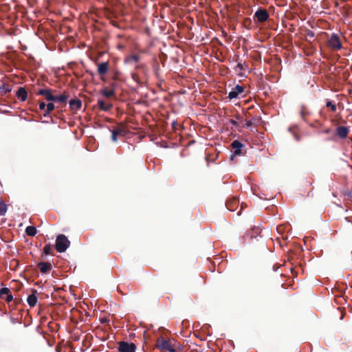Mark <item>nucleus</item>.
I'll return each instance as SVG.
<instances>
[{
	"label": "nucleus",
	"instance_id": "1",
	"mask_svg": "<svg viewBox=\"0 0 352 352\" xmlns=\"http://www.w3.org/2000/svg\"><path fill=\"white\" fill-rule=\"evenodd\" d=\"M176 340L174 339L166 340L160 336L156 340V347L160 351H166L168 352H178L175 349Z\"/></svg>",
	"mask_w": 352,
	"mask_h": 352
},
{
	"label": "nucleus",
	"instance_id": "2",
	"mask_svg": "<svg viewBox=\"0 0 352 352\" xmlns=\"http://www.w3.org/2000/svg\"><path fill=\"white\" fill-rule=\"evenodd\" d=\"M70 241L64 234H58L56 239L55 248L58 252L62 253L69 247Z\"/></svg>",
	"mask_w": 352,
	"mask_h": 352
},
{
	"label": "nucleus",
	"instance_id": "3",
	"mask_svg": "<svg viewBox=\"0 0 352 352\" xmlns=\"http://www.w3.org/2000/svg\"><path fill=\"white\" fill-rule=\"evenodd\" d=\"M256 23H264L269 20L270 14L267 10L263 8H258L253 16Z\"/></svg>",
	"mask_w": 352,
	"mask_h": 352
},
{
	"label": "nucleus",
	"instance_id": "4",
	"mask_svg": "<svg viewBox=\"0 0 352 352\" xmlns=\"http://www.w3.org/2000/svg\"><path fill=\"white\" fill-rule=\"evenodd\" d=\"M136 345L133 342L121 341L118 342L119 352H135Z\"/></svg>",
	"mask_w": 352,
	"mask_h": 352
},
{
	"label": "nucleus",
	"instance_id": "5",
	"mask_svg": "<svg viewBox=\"0 0 352 352\" xmlns=\"http://www.w3.org/2000/svg\"><path fill=\"white\" fill-rule=\"evenodd\" d=\"M329 45L333 50H339L342 47L339 36L334 33L329 40Z\"/></svg>",
	"mask_w": 352,
	"mask_h": 352
},
{
	"label": "nucleus",
	"instance_id": "6",
	"mask_svg": "<svg viewBox=\"0 0 352 352\" xmlns=\"http://www.w3.org/2000/svg\"><path fill=\"white\" fill-rule=\"evenodd\" d=\"M0 298L5 300L8 302L12 301L13 296L9 288L3 287L0 289Z\"/></svg>",
	"mask_w": 352,
	"mask_h": 352
},
{
	"label": "nucleus",
	"instance_id": "7",
	"mask_svg": "<svg viewBox=\"0 0 352 352\" xmlns=\"http://www.w3.org/2000/svg\"><path fill=\"white\" fill-rule=\"evenodd\" d=\"M244 91V88L243 86L239 85H236L231 91L228 94V98L230 100H232L236 98L240 94H242Z\"/></svg>",
	"mask_w": 352,
	"mask_h": 352
},
{
	"label": "nucleus",
	"instance_id": "8",
	"mask_svg": "<svg viewBox=\"0 0 352 352\" xmlns=\"http://www.w3.org/2000/svg\"><path fill=\"white\" fill-rule=\"evenodd\" d=\"M349 133V127L339 126L336 128V134L341 139H344L347 137Z\"/></svg>",
	"mask_w": 352,
	"mask_h": 352
},
{
	"label": "nucleus",
	"instance_id": "9",
	"mask_svg": "<svg viewBox=\"0 0 352 352\" xmlns=\"http://www.w3.org/2000/svg\"><path fill=\"white\" fill-rule=\"evenodd\" d=\"M38 95L43 96L47 101H54V95L52 94V90L50 89H41L38 92Z\"/></svg>",
	"mask_w": 352,
	"mask_h": 352
},
{
	"label": "nucleus",
	"instance_id": "10",
	"mask_svg": "<svg viewBox=\"0 0 352 352\" xmlns=\"http://www.w3.org/2000/svg\"><path fill=\"white\" fill-rule=\"evenodd\" d=\"M226 206L230 211H234L238 208L239 200L236 197H232L226 201Z\"/></svg>",
	"mask_w": 352,
	"mask_h": 352
},
{
	"label": "nucleus",
	"instance_id": "11",
	"mask_svg": "<svg viewBox=\"0 0 352 352\" xmlns=\"http://www.w3.org/2000/svg\"><path fill=\"white\" fill-rule=\"evenodd\" d=\"M37 267L42 274H47L50 272L52 266L49 262H40L37 264Z\"/></svg>",
	"mask_w": 352,
	"mask_h": 352
},
{
	"label": "nucleus",
	"instance_id": "12",
	"mask_svg": "<svg viewBox=\"0 0 352 352\" xmlns=\"http://www.w3.org/2000/svg\"><path fill=\"white\" fill-rule=\"evenodd\" d=\"M109 70V63L108 62H102L98 64V73L101 76V79H102V76L105 75Z\"/></svg>",
	"mask_w": 352,
	"mask_h": 352
},
{
	"label": "nucleus",
	"instance_id": "13",
	"mask_svg": "<svg viewBox=\"0 0 352 352\" xmlns=\"http://www.w3.org/2000/svg\"><path fill=\"white\" fill-rule=\"evenodd\" d=\"M98 106L100 110L103 111H109L113 107V104L111 102H106L101 99L98 100Z\"/></svg>",
	"mask_w": 352,
	"mask_h": 352
},
{
	"label": "nucleus",
	"instance_id": "14",
	"mask_svg": "<svg viewBox=\"0 0 352 352\" xmlns=\"http://www.w3.org/2000/svg\"><path fill=\"white\" fill-rule=\"evenodd\" d=\"M232 148L234 149V155H240L241 154V148L243 144L239 140H234L231 144Z\"/></svg>",
	"mask_w": 352,
	"mask_h": 352
},
{
	"label": "nucleus",
	"instance_id": "15",
	"mask_svg": "<svg viewBox=\"0 0 352 352\" xmlns=\"http://www.w3.org/2000/svg\"><path fill=\"white\" fill-rule=\"evenodd\" d=\"M69 108L72 111H78L82 107V101L80 99H72L69 102Z\"/></svg>",
	"mask_w": 352,
	"mask_h": 352
},
{
	"label": "nucleus",
	"instance_id": "16",
	"mask_svg": "<svg viewBox=\"0 0 352 352\" xmlns=\"http://www.w3.org/2000/svg\"><path fill=\"white\" fill-rule=\"evenodd\" d=\"M125 133V129L123 126H119L112 131L111 134V140L113 142H116L118 139V136L120 135H124Z\"/></svg>",
	"mask_w": 352,
	"mask_h": 352
},
{
	"label": "nucleus",
	"instance_id": "17",
	"mask_svg": "<svg viewBox=\"0 0 352 352\" xmlns=\"http://www.w3.org/2000/svg\"><path fill=\"white\" fill-rule=\"evenodd\" d=\"M18 98L24 102L28 99V92L25 87H19L16 94Z\"/></svg>",
	"mask_w": 352,
	"mask_h": 352
},
{
	"label": "nucleus",
	"instance_id": "18",
	"mask_svg": "<svg viewBox=\"0 0 352 352\" xmlns=\"http://www.w3.org/2000/svg\"><path fill=\"white\" fill-rule=\"evenodd\" d=\"M36 290H34L33 293L30 294L27 299V302L30 307H34L37 302V296H36Z\"/></svg>",
	"mask_w": 352,
	"mask_h": 352
},
{
	"label": "nucleus",
	"instance_id": "19",
	"mask_svg": "<svg viewBox=\"0 0 352 352\" xmlns=\"http://www.w3.org/2000/svg\"><path fill=\"white\" fill-rule=\"evenodd\" d=\"M11 91V87L10 85L1 82L0 83V94L6 95Z\"/></svg>",
	"mask_w": 352,
	"mask_h": 352
},
{
	"label": "nucleus",
	"instance_id": "20",
	"mask_svg": "<svg viewBox=\"0 0 352 352\" xmlns=\"http://www.w3.org/2000/svg\"><path fill=\"white\" fill-rule=\"evenodd\" d=\"M140 56L138 54H132L125 58V63L129 64L136 63L140 60Z\"/></svg>",
	"mask_w": 352,
	"mask_h": 352
},
{
	"label": "nucleus",
	"instance_id": "21",
	"mask_svg": "<svg viewBox=\"0 0 352 352\" xmlns=\"http://www.w3.org/2000/svg\"><path fill=\"white\" fill-rule=\"evenodd\" d=\"M68 98H69V95L67 93L64 92L63 94H61L58 96H54L55 100H54V102H58L59 103H65V104Z\"/></svg>",
	"mask_w": 352,
	"mask_h": 352
},
{
	"label": "nucleus",
	"instance_id": "22",
	"mask_svg": "<svg viewBox=\"0 0 352 352\" xmlns=\"http://www.w3.org/2000/svg\"><path fill=\"white\" fill-rule=\"evenodd\" d=\"M261 233V230L258 228H253L250 230L248 231L246 234L250 236L251 239L255 238Z\"/></svg>",
	"mask_w": 352,
	"mask_h": 352
},
{
	"label": "nucleus",
	"instance_id": "23",
	"mask_svg": "<svg viewBox=\"0 0 352 352\" xmlns=\"http://www.w3.org/2000/svg\"><path fill=\"white\" fill-rule=\"evenodd\" d=\"M300 117L302 118V119L303 120L306 121L307 118L310 114V112L309 111L308 109L305 106L302 105L300 107Z\"/></svg>",
	"mask_w": 352,
	"mask_h": 352
},
{
	"label": "nucleus",
	"instance_id": "24",
	"mask_svg": "<svg viewBox=\"0 0 352 352\" xmlns=\"http://www.w3.org/2000/svg\"><path fill=\"white\" fill-rule=\"evenodd\" d=\"M101 94L106 98H110L115 95V91L113 89H108L107 87H105L102 89Z\"/></svg>",
	"mask_w": 352,
	"mask_h": 352
},
{
	"label": "nucleus",
	"instance_id": "25",
	"mask_svg": "<svg viewBox=\"0 0 352 352\" xmlns=\"http://www.w3.org/2000/svg\"><path fill=\"white\" fill-rule=\"evenodd\" d=\"M25 233L28 236H34L36 234V229L34 226H28L25 229Z\"/></svg>",
	"mask_w": 352,
	"mask_h": 352
},
{
	"label": "nucleus",
	"instance_id": "26",
	"mask_svg": "<svg viewBox=\"0 0 352 352\" xmlns=\"http://www.w3.org/2000/svg\"><path fill=\"white\" fill-rule=\"evenodd\" d=\"M43 254L45 255H53V247L51 244H47L43 248Z\"/></svg>",
	"mask_w": 352,
	"mask_h": 352
},
{
	"label": "nucleus",
	"instance_id": "27",
	"mask_svg": "<svg viewBox=\"0 0 352 352\" xmlns=\"http://www.w3.org/2000/svg\"><path fill=\"white\" fill-rule=\"evenodd\" d=\"M7 205L4 203V201L0 199V215H4L7 212Z\"/></svg>",
	"mask_w": 352,
	"mask_h": 352
},
{
	"label": "nucleus",
	"instance_id": "28",
	"mask_svg": "<svg viewBox=\"0 0 352 352\" xmlns=\"http://www.w3.org/2000/svg\"><path fill=\"white\" fill-rule=\"evenodd\" d=\"M55 108V106L53 103L50 102L46 106V109L45 113H43V116L46 117L52 111H53Z\"/></svg>",
	"mask_w": 352,
	"mask_h": 352
},
{
	"label": "nucleus",
	"instance_id": "29",
	"mask_svg": "<svg viewBox=\"0 0 352 352\" xmlns=\"http://www.w3.org/2000/svg\"><path fill=\"white\" fill-rule=\"evenodd\" d=\"M326 107H329L333 112L336 111V105L333 104L331 101L328 100L326 103Z\"/></svg>",
	"mask_w": 352,
	"mask_h": 352
},
{
	"label": "nucleus",
	"instance_id": "30",
	"mask_svg": "<svg viewBox=\"0 0 352 352\" xmlns=\"http://www.w3.org/2000/svg\"><path fill=\"white\" fill-rule=\"evenodd\" d=\"M251 23H252V21L250 18H246L243 21V25L245 27L248 28V29H250V25H251Z\"/></svg>",
	"mask_w": 352,
	"mask_h": 352
},
{
	"label": "nucleus",
	"instance_id": "31",
	"mask_svg": "<svg viewBox=\"0 0 352 352\" xmlns=\"http://www.w3.org/2000/svg\"><path fill=\"white\" fill-rule=\"evenodd\" d=\"M46 106H47V105H46V104H45V102H40V103H39V109H40L41 110H45V109Z\"/></svg>",
	"mask_w": 352,
	"mask_h": 352
},
{
	"label": "nucleus",
	"instance_id": "32",
	"mask_svg": "<svg viewBox=\"0 0 352 352\" xmlns=\"http://www.w3.org/2000/svg\"><path fill=\"white\" fill-rule=\"evenodd\" d=\"M230 122L232 125H234V126H239V123H238V122H237V121H236V120H232V119L230 120Z\"/></svg>",
	"mask_w": 352,
	"mask_h": 352
},
{
	"label": "nucleus",
	"instance_id": "33",
	"mask_svg": "<svg viewBox=\"0 0 352 352\" xmlns=\"http://www.w3.org/2000/svg\"><path fill=\"white\" fill-rule=\"evenodd\" d=\"M236 67L239 68L241 71L243 70V64L241 63H239L236 65Z\"/></svg>",
	"mask_w": 352,
	"mask_h": 352
},
{
	"label": "nucleus",
	"instance_id": "34",
	"mask_svg": "<svg viewBox=\"0 0 352 352\" xmlns=\"http://www.w3.org/2000/svg\"><path fill=\"white\" fill-rule=\"evenodd\" d=\"M252 125V122L251 120H248L245 123V127L246 128H249L250 126H251Z\"/></svg>",
	"mask_w": 352,
	"mask_h": 352
},
{
	"label": "nucleus",
	"instance_id": "35",
	"mask_svg": "<svg viewBox=\"0 0 352 352\" xmlns=\"http://www.w3.org/2000/svg\"><path fill=\"white\" fill-rule=\"evenodd\" d=\"M331 132V129H329V128H328V129H324V130L323 131V133H326V134H329V133H330Z\"/></svg>",
	"mask_w": 352,
	"mask_h": 352
},
{
	"label": "nucleus",
	"instance_id": "36",
	"mask_svg": "<svg viewBox=\"0 0 352 352\" xmlns=\"http://www.w3.org/2000/svg\"><path fill=\"white\" fill-rule=\"evenodd\" d=\"M290 270H291V272H292V274H293V275H294V274H297V272L296 271V270H295L294 268L291 267V268H290Z\"/></svg>",
	"mask_w": 352,
	"mask_h": 352
},
{
	"label": "nucleus",
	"instance_id": "37",
	"mask_svg": "<svg viewBox=\"0 0 352 352\" xmlns=\"http://www.w3.org/2000/svg\"><path fill=\"white\" fill-rule=\"evenodd\" d=\"M283 228V226H278L276 228L278 232L282 231Z\"/></svg>",
	"mask_w": 352,
	"mask_h": 352
},
{
	"label": "nucleus",
	"instance_id": "38",
	"mask_svg": "<svg viewBox=\"0 0 352 352\" xmlns=\"http://www.w3.org/2000/svg\"><path fill=\"white\" fill-rule=\"evenodd\" d=\"M236 118L237 120H241V116H240V115H239V114H238V115H236Z\"/></svg>",
	"mask_w": 352,
	"mask_h": 352
},
{
	"label": "nucleus",
	"instance_id": "39",
	"mask_svg": "<svg viewBox=\"0 0 352 352\" xmlns=\"http://www.w3.org/2000/svg\"><path fill=\"white\" fill-rule=\"evenodd\" d=\"M273 269H274V271H276V269L275 268V266H274V265L273 266Z\"/></svg>",
	"mask_w": 352,
	"mask_h": 352
}]
</instances>
